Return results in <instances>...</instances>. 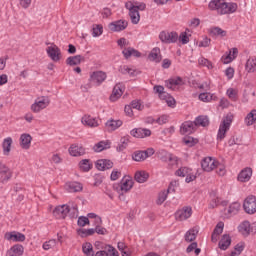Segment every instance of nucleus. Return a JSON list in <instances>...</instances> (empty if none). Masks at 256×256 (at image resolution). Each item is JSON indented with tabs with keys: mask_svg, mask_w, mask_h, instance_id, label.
<instances>
[{
	"mask_svg": "<svg viewBox=\"0 0 256 256\" xmlns=\"http://www.w3.org/2000/svg\"><path fill=\"white\" fill-rule=\"evenodd\" d=\"M83 185L79 182H68L65 184V190L69 191L70 193H77L82 191Z\"/></svg>",
	"mask_w": 256,
	"mask_h": 256,
	"instance_id": "34",
	"label": "nucleus"
},
{
	"mask_svg": "<svg viewBox=\"0 0 256 256\" xmlns=\"http://www.w3.org/2000/svg\"><path fill=\"white\" fill-rule=\"evenodd\" d=\"M195 129H197L195 122L187 121L181 125L180 133L181 135H191V133H194Z\"/></svg>",
	"mask_w": 256,
	"mask_h": 256,
	"instance_id": "22",
	"label": "nucleus"
},
{
	"mask_svg": "<svg viewBox=\"0 0 256 256\" xmlns=\"http://www.w3.org/2000/svg\"><path fill=\"white\" fill-rule=\"evenodd\" d=\"M81 124L89 129H97L101 125L99 117H93L90 114H85L81 117Z\"/></svg>",
	"mask_w": 256,
	"mask_h": 256,
	"instance_id": "8",
	"label": "nucleus"
},
{
	"mask_svg": "<svg viewBox=\"0 0 256 256\" xmlns=\"http://www.w3.org/2000/svg\"><path fill=\"white\" fill-rule=\"evenodd\" d=\"M82 59L83 56L81 55L70 56L66 59V64L70 66L80 65Z\"/></svg>",
	"mask_w": 256,
	"mask_h": 256,
	"instance_id": "48",
	"label": "nucleus"
},
{
	"mask_svg": "<svg viewBox=\"0 0 256 256\" xmlns=\"http://www.w3.org/2000/svg\"><path fill=\"white\" fill-rule=\"evenodd\" d=\"M51 105V98L48 96H39L30 106V110L32 113H41V111H45L47 107Z\"/></svg>",
	"mask_w": 256,
	"mask_h": 256,
	"instance_id": "4",
	"label": "nucleus"
},
{
	"mask_svg": "<svg viewBox=\"0 0 256 256\" xmlns=\"http://www.w3.org/2000/svg\"><path fill=\"white\" fill-rule=\"evenodd\" d=\"M105 251L107 252L108 256H119V252L113 246H106Z\"/></svg>",
	"mask_w": 256,
	"mask_h": 256,
	"instance_id": "64",
	"label": "nucleus"
},
{
	"mask_svg": "<svg viewBox=\"0 0 256 256\" xmlns=\"http://www.w3.org/2000/svg\"><path fill=\"white\" fill-rule=\"evenodd\" d=\"M88 219H92L94 226L97 227L99 225L103 224V220L99 217V215L95 214V213H89L87 215Z\"/></svg>",
	"mask_w": 256,
	"mask_h": 256,
	"instance_id": "57",
	"label": "nucleus"
},
{
	"mask_svg": "<svg viewBox=\"0 0 256 256\" xmlns=\"http://www.w3.org/2000/svg\"><path fill=\"white\" fill-rule=\"evenodd\" d=\"M103 35V25L93 24L92 26V37H101Z\"/></svg>",
	"mask_w": 256,
	"mask_h": 256,
	"instance_id": "52",
	"label": "nucleus"
},
{
	"mask_svg": "<svg viewBox=\"0 0 256 256\" xmlns=\"http://www.w3.org/2000/svg\"><path fill=\"white\" fill-rule=\"evenodd\" d=\"M11 145H13V138L7 137L2 142V149L4 155H9L11 153Z\"/></svg>",
	"mask_w": 256,
	"mask_h": 256,
	"instance_id": "45",
	"label": "nucleus"
},
{
	"mask_svg": "<svg viewBox=\"0 0 256 256\" xmlns=\"http://www.w3.org/2000/svg\"><path fill=\"white\" fill-rule=\"evenodd\" d=\"M233 119H235V115L231 112L223 117L217 134V139H219V141H223V139L226 137L227 131L231 129Z\"/></svg>",
	"mask_w": 256,
	"mask_h": 256,
	"instance_id": "3",
	"label": "nucleus"
},
{
	"mask_svg": "<svg viewBox=\"0 0 256 256\" xmlns=\"http://www.w3.org/2000/svg\"><path fill=\"white\" fill-rule=\"evenodd\" d=\"M134 179L137 183H146L147 179H149V173L139 170L135 173Z\"/></svg>",
	"mask_w": 256,
	"mask_h": 256,
	"instance_id": "46",
	"label": "nucleus"
},
{
	"mask_svg": "<svg viewBox=\"0 0 256 256\" xmlns=\"http://www.w3.org/2000/svg\"><path fill=\"white\" fill-rule=\"evenodd\" d=\"M23 253H25L23 245L15 244L6 252V256H22Z\"/></svg>",
	"mask_w": 256,
	"mask_h": 256,
	"instance_id": "29",
	"label": "nucleus"
},
{
	"mask_svg": "<svg viewBox=\"0 0 256 256\" xmlns=\"http://www.w3.org/2000/svg\"><path fill=\"white\" fill-rule=\"evenodd\" d=\"M189 37H191V34H189V32H187V31H185L180 34L178 39L182 45H187V43H189Z\"/></svg>",
	"mask_w": 256,
	"mask_h": 256,
	"instance_id": "60",
	"label": "nucleus"
},
{
	"mask_svg": "<svg viewBox=\"0 0 256 256\" xmlns=\"http://www.w3.org/2000/svg\"><path fill=\"white\" fill-rule=\"evenodd\" d=\"M130 135L137 139H145V137H151V130L147 128H136L131 130Z\"/></svg>",
	"mask_w": 256,
	"mask_h": 256,
	"instance_id": "23",
	"label": "nucleus"
},
{
	"mask_svg": "<svg viewBox=\"0 0 256 256\" xmlns=\"http://www.w3.org/2000/svg\"><path fill=\"white\" fill-rule=\"evenodd\" d=\"M198 99L202 101V103H211V101H218L219 97L215 93L201 92L198 95Z\"/></svg>",
	"mask_w": 256,
	"mask_h": 256,
	"instance_id": "25",
	"label": "nucleus"
},
{
	"mask_svg": "<svg viewBox=\"0 0 256 256\" xmlns=\"http://www.w3.org/2000/svg\"><path fill=\"white\" fill-rule=\"evenodd\" d=\"M251 177H253V170L251 168H244L238 174V181L240 183H248V181H251Z\"/></svg>",
	"mask_w": 256,
	"mask_h": 256,
	"instance_id": "26",
	"label": "nucleus"
},
{
	"mask_svg": "<svg viewBox=\"0 0 256 256\" xmlns=\"http://www.w3.org/2000/svg\"><path fill=\"white\" fill-rule=\"evenodd\" d=\"M122 54L125 59H129L130 57H141V52H138L135 48L131 47L124 48Z\"/></svg>",
	"mask_w": 256,
	"mask_h": 256,
	"instance_id": "40",
	"label": "nucleus"
},
{
	"mask_svg": "<svg viewBox=\"0 0 256 256\" xmlns=\"http://www.w3.org/2000/svg\"><path fill=\"white\" fill-rule=\"evenodd\" d=\"M217 175L220 177H223L225 173H227V170L225 169V165L217 162V166L215 167Z\"/></svg>",
	"mask_w": 256,
	"mask_h": 256,
	"instance_id": "62",
	"label": "nucleus"
},
{
	"mask_svg": "<svg viewBox=\"0 0 256 256\" xmlns=\"http://www.w3.org/2000/svg\"><path fill=\"white\" fill-rule=\"evenodd\" d=\"M161 161H164V163H168L169 169H175V167H179V163H181V160L168 152L163 151L160 156Z\"/></svg>",
	"mask_w": 256,
	"mask_h": 256,
	"instance_id": "9",
	"label": "nucleus"
},
{
	"mask_svg": "<svg viewBox=\"0 0 256 256\" xmlns=\"http://www.w3.org/2000/svg\"><path fill=\"white\" fill-rule=\"evenodd\" d=\"M183 143H185L187 147H193L199 143V140L191 136H185L183 138Z\"/></svg>",
	"mask_w": 256,
	"mask_h": 256,
	"instance_id": "55",
	"label": "nucleus"
},
{
	"mask_svg": "<svg viewBox=\"0 0 256 256\" xmlns=\"http://www.w3.org/2000/svg\"><path fill=\"white\" fill-rule=\"evenodd\" d=\"M246 73H256V58L250 57L245 64Z\"/></svg>",
	"mask_w": 256,
	"mask_h": 256,
	"instance_id": "43",
	"label": "nucleus"
},
{
	"mask_svg": "<svg viewBox=\"0 0 256 256\" xmlns=\"http://www.w3.org/2000/svg\"><path fill=\"white\" fill-rule=\"evenodd\" d=\"M245 123L248 126L255 125L256 123V110H252L250 113L247 114L245 118Z\"/></svg>",
	"mask_w": 256,
	"mask_h": 256,
	"instance_id": "51",
	"label": "nucleus"
},
{
	"mask_svg": "<svg viewBox=\"0 0 256 256\" xmlns=\"http://www.w3.org/2000/svg\"><path fill=\"white\" fill-rule=\"evenodd\" d=\"M194 123L196 127H207L209 125V118L207 116H199Z\"/></svg>",
	"mask_w": 256,
	"mask_h": 256,
	"instance_id": "50",
	"label": "nucleus"
},
{
	"mask_svg": "<svg viewBox=\"0 0 256 256\" xmlns=\"http://www.w3.org/2000/svg\"><path fill=\"white\" fill-rule=\"evenodd\" d=\"M68 151L72 157H81L82 155H85V148L79 144H72Z\"/></svg>",
	"mask_w": 256,
	"mask_h": 256,
	"instance_id": "28",
	"label": "nucleus"
},
{
	"mask_svg": "<svg viewBox=\"0 0 256 256\" xmlns=\"http://www.w3.org/2000/svg\"><path fill=\"white\" fill-rule=\"evenodd\" d=\"M77 213H79L77 203L69 202L68 204L57 206L53 210V215L56 219H65L67 215L70 217H77Z\"/></svg>",
	"mask_w": 256,
	"mask_h": 256,
	"instance_id": "1",
	"label": "nucleus"
},
{
	"mask_svg": "<svg viewBox=\"0 0 256 256\" xmlns=\"http://www.w3.org/2000/svg\"><path fill=\"white\" fill-rule=\"evenodd\" d=\"M217 162V159L213 157H205L201 162V167L203 171H206V173H211V171H215Z\"/></svg>",
	"mask_w": 256,
	"mask_h": 256,
	"instance_id": "17",
	"label": "nucleus"
},
{
	"mask_svg": "<svg viewBox=\"0 0 256 256\" xmlns=\"http://www.w3.org/2000/svg\"><path fill=\"white\" fill-rule=\"evenodd\" d=\"M95 165L98 171H105V169H111L113 167V162L107 159H100L96 161Z\"/></svg>",
	"mask_w": 256,
	"mask_h": 256,
	"instance_id": "32",
	"label": "nucleus"
},
{
	"mask_svg": "<svg viewBox=\"0 0 256 256\" xmlns=\"http://www.w3.org/2000/svg\"><path fill=\"white\" fill-rule=\"evenodd\" d=\"M120 189L123 193H127L133 189V178L124 176L120 182Z\"/></svg>",
	"mask_w": 256,
	"mask_h": 256,
	"instance_id": "24",
	"label": "nucleus"
},
{
	"mask_svg": "<svg viewBox=\"0 0 256 256\" xmlns=\"http://www.w3.org/2000/svg\"><path fill=\"white\" fill-rule=\"evenodd\" d=\"M77 233L80 237H90V235H95V229H93V228H90V229L80 228V229H78Z\"/></svg>",
	"mask_w": 256,
	"mask_h": 256,
	"instance_id": "54",
	"label": "nucleus"
},
{
	"mask_svg": "<svg viewBox=\"0 0 256 256\" xmlns=\"http://www.w3.org/2000/svg\"><path fill=\"white\" fill-rule=\"evenodd\" d=\"M33 141V137L30 134L24 133L20 136V147L22 149H30L31 142Z\"/></svg>",
	"mask_w": 256,
	"mask_h": 256,
	"instance_id": "30",
	"label": "nucleus"
},
{
	"mask_svg": "<svg viewBox=\"0 0 256 256\" xmlns=\"http://www.w3.org/2000/svg\"><path fill=\"white\" fill-rule=\"evenodd\" d=\"M119 71L123 75H135V70L129 68L127 65L120 66Z\"/></svg>",
	"mask_w": 256,
	"mask_h": 256,
	"instance_id": "61",
	"label": "nucleus"
},
{
	"mask_svg": "<svg viewBox=\"0 0 256 256\" xmlns=\"http://www.w3.org/2000/svg\"><path fill=\"white\" fill-rule=\"evenodd\" d=\"M107 149H111V142L109 140H102L93 146V151H95V153H101V151Z\"/></svg>",
	"mask_w": 256,
	"mask_h": 256,
	"instance_id": "31",
	"label": "nucleus"
},
{
	"mask_svg": "<svg viewBox=\"0 0 256 256\" xmlns=\"http://www.w3.org/2000/svg\"><path fill=\"white\" fill-rule=\"evenodd\" d=\"M4 239L6 241H13L14 243H23L26 237H25V234L21 232L12 231V232H6L4 234Z\"/></svg>",
	"mask_w": 256,
	"mask_h": 256,
	"instance_id": "18",
	"label": "nucleus"
},
{
	"mask_svg": "<svg viewBox=\"0 0 256 256\" xmlns=\"http://www.w3.org/2000/svg\"><path fill=\"white\" fill-rule=\"evenodd\" d=\"M159 39L162 41V43H177L179 40V34L175 31H162L159 34Z\"/></svg>",
	"mask_w": 256,
	"mask_h": 256,
	"instance_id": "11",
	"label": "nucleus"
},
{
	"mask_svg": "<svg viewBox=\"0 0 256 256\" xmlns=\"http://www.w3.org/2000/svg\"><path fill=\"white\" fill-rule=\"evenodd\" d=\"M131 106L133 109H136L137 111H143V109H145V106L143 105V102H141V100L132 101Z\"/></svg>",
	"mask_w": 256,
	"mask_h": 256,
	"instance_id": "63",
	"label": "nucleus"
},
{
	"mask_svg": "<svg viewBox=\"0 0 256 256\" xmlns=\"http://www.w3.org/2000/svg\"><path fill=\"white\" fill-rule=\"evenodd\" d=\"M195 253V255H199L201 253V249L197 248V242H192L186 249V253Z\"/></svg>",
	"mask_w": 256,
	"mask_h": 256,
	"instance_id": "58",
	"label": "nucleus"
},
{
	"mask_svg": "<svg viewBox=\"0 0 256 256\" xmlns=\"http://www.w3.org/2000/svg\"><path fill=\"white\" fill-rule=\"evenodd\" d=\"M126 9L129 11L130 19L134 25H137L139 21H141V16L139 15V11H137V8H135L134 2H126L125 4Z\"/></svg>",
	"mask_w": 256,
	"mask_h": 256,
	"instance_id": "14",
	"label": "nucleus"
},
{
	"mask_svg": "<svg viewBox=\"0 0 256 256\" xmlns=\"http://www.w3.org/2000/svg\"><path fill=\"white\" fill-rule=\"evenodd\" d=\"M175 175L177 177H186L185 181L187 183H192V181H195L197 179V175L195 174V171L187 167H181L175 172Z\"/></svg>",
	"mask_w": 256,
	"mask_h": 256,
	"instance_id": "10",
	"label": "nucleus"
},
{
	"mask_svg": "<svg viewBox=\"0 0 256 256\" xmlns=\"http://www.w3.org/2000/svg\"><path fill=\"white\" fill-rule=\"evenodd\" d=\"M12 177H13V170H11L9 166L4 164L3 168L0 170V183H3L4 185L5 183H9Z\"/></svg>",
	"mask_w": 256,
	"mask_h": 256,
	"instance_id": "21",
	"label": "nucleus"
},
{
	"mask_svg": "<svg viewBox=\"0 0 256 256\" xmlns=\"http://www.w3.org/2000/svg\"><path fill=\"white\" fill-rule=\"evenodd\" d=\"M224 227H225V224L223 222H219L216 225V227L212 233V236H211V241L213 243H217V241H219V235H221V233H223Z\"/></svg>",
	"mask_w": 256,
	"mask_h": 256,
	"instance_id": "33",
	"label": "nucleus"
},
{
	"mask_svg": "<svg viewBox=\"0 0 256 256\" xmlns=\"http://www.w3.org/2000/svg\"><path fill=\"white\" fill-rule=\"evenodd\" d=\"M226 96L233 103H237V101H239V89H237V88H228L226 90Z\"/></svg>",
	"mask_w": 256,
	"mask_h": 256,
	"instance_id": "36",
	"label": "nucleus"
},
{
	"mask_svg": "<svg viewBox=\"0 0 256 256\" xmlns=\"http://www.w3.org/2000/svg\"><path fill=\"white\" fill-rule=\"evenodd\" d=\"M244 211L248 215H254L256 213V197L248 196L243 203Z\"/></svg>",
	"mask_w": 256,
	"mask_h": 256,
	"instance_id": "16",
	"label": "nucleus"
},
{
	"mask_svg": "<svg viewBox=\"0 0 256 256\" xmlns=\"http://www.w3.org/2000/svg\"><path fill=\"white\" fill-rule=\"evenodd\" d=\"M46 53L48 57L53 61L54 63H59L61 59H63V54L61 53V48L58 47L55 44H51L46 48Z\"/></svg>",
	"mask_w": 256,
	"mask_h": 256,
	"instance_id": "7",
	"label": "nucleus"
},
{
	"mask_svg": "<svg viewBox=\"0 0 256 256\" xmlns=\"http://www.w3.org/2000/svg\"><path fill=\"white\" fill-rule=\"evenodd\" d=\"M152 155H155V150L153 148H148L145 151H135L132 154V159L133 161H137V162H141V161H145V159L152 157Z\"/></svg>",
	"mask_w": 256,
	"mask_h": 256,
	"instance_id": "13",
	"label": "nucleus"
},
{
	"mask_svg": "<svg viewBox=\"0 0 256 256\" xmlns=\"http://www.w3.org/2000/svg\"><path fill=\"white\" fill-rule=\"evenodd\" d=\"M78 165L80 171H83L84 173H89V171L93 169V162H91L89 159L81 160Z\"/></svg>",
	"mask_w": 256,
	"mask_h": 256,
	"instance_id": "39",
	"label": "nucleus"
},
{
	"mask_svg": "<svg viewBox=\"0 0 256 256\" xmlns=\"http://www.w3.org/2000/svg\"><path fill=\"white\" fill-rule=\"evenodd\" d=\"M82 251L84 255L93 256V244H91L90 242H85L82 245Z\"/></svg>",
	"mask_w": 256,
	"mask_h": 256,
	"instance_id": "53",
	"label": "nucleus"
},
{
	"mask_svg": "<svg viewBox=\"0 0 256 256\" xmlns=\"http://www.w3.org/2000/svg\"><path fill=\"white\" fill-rule=\"evenodd\" d=\"M238 231L242 235H249L251 233V223L249 221H244L238 226Z\"/></svg>",
	"mask_w": 256,
	"mask_h": 256,
	"instance_id": "47",
	"label": "nucleus"
},
{
	"mask_svg": "<svg viewBox=\"0 0 256 256\" xmlns=\"http://www.w3.org/2000/svg\"><path fill=\"white\" fill-rule=\"evenodd\" d=\"M185 82H183V79L181 77L171 78L168 81H166V87L168 89H171L172 91H175V89H179L181 85H184Z\"/></svg>",
	"mask_w": 256,
	"mask_h": 256,
	"instance_id": "27",
	"label": "nucleus"
},
{
	"mask_svg": "<svg viewBox=\"0 0 256 256\" xmlns=\"http://www.w3.org/2000/svg\"><path fill=\"white\" fill-rule=\"evenodd\" d=\"M44 251H51V249H57V240L50 239L42 244Z\"/></svg>",
	"mask_w": 256,
	"mask_h": 256,
	"instance_id": "49",
	"label": "nucleus"
},
{
	"mask_svg": "<svg viewBox=\"0 0 256 256\" xmlns=\"http://www.w3.org/2000/svg\"><path fill=\"white\" fill-rule=\"evenodd\" d=\"M150 61H154L155 63H159L161 61V49L153 48L148 56Z\"/></svg>",
	"mask_w": 256,
	"mask_h": 256,
	"instance_id": "44",
	"label": "nucleus"
},
{
	"mask_svg": "<svg viewBox=\"0 0 256 256\" xmlns=\"http://www.w3.org/2000/svg\"><path fill=\"white\" fill-rule=\"evenodd\" d=\"M125 92V85L118 83L114 86L112 94L110 95V101L115 103L118 99H121Z\"/></svg>",
	"mask_w": 256,
	"mask_h": 256,
	"instance_id": "20",
	"label": "nucleus"
},
{
	"mask_svg": "<svg viewBox=\"0 0 256 256\" xmlns=\"http://www.w3.org/2000/svg\"><path fill=\"white\" fill-rule=\"evenodd\" d=\"M106 80H107V73L103 71H94L90 73V78H89L90 84L87 85V89H91L92 85H96V87H99Z\"/></svg>",
	"mask_w": 256,
	"mask_h": 256,
	"instance_id": "6",
	"label": "nucleus"
},
{
	"mask_svg": "<svg viewBox=\"0 0 256 256\" xmlns=\"http://www.w3.org/2000/svg\"><path fill=\"white\" fill-rule=\"evenodd\" d=\"M226 217H231V215H237L241 211V204L239 202L232 203L226 210Z\"/></svg>",
	"mask_w": 256,
	"mask_h": 256,
	"instance_id": "41",
	"label": "nucleus"
},
{
	"mask_svg": "<svg viewBox=\"0 0 256 256\" xmlns=\"http://www.w3.org/2000/svg\"><path fill=\"white\" fill-rule=\"evenodd\" d=\"M209 34L211 37H218L219 39H223L227 37V30H223L220 27H212L209 30Z\"/></svg>",
	"mask_w": 256,
	"mask_h": 256,
	"instance_id": "35",
	"label": "nucleus"
},
{
	"mask_svg": "<svg viewBox=\"0 0 256 256\" xmlns=\"http://www.w3.org/2000/svg\"><path fill=\"white\" fill-rule=\"evenodd\" d=\"M198 234H199V228L197 227H194L188 230L185 234V241H187L188 243L195 241V239H197Z\"/></svg>",
	"mask_w": 256,
	"mask_h": 256,
	"instance_id": "42",
	"label": "nucleus"
},
{
	"mask_svg": "<svg viewBox=\"0 0 256 256\" xmlns=\"http://www.w3.org/2000/svg\"><path fill=\"white\" fill-rule=\"evenodd\" d=\"M167 195H169L168 190L161 191L158 194V198L156 200L157 205H163V203H165V201H167Z\"/></svg>",
	"mask_w": 256,
	"mask_h": 256,
	"instance_id": "56",
	"label": "nucleus"
},
{
	"mask_svg": "<svg viewBox=\"0 0 256 256\" xmlns=\"http://www.w3.org/2000/svg\"><path fill=\"white\" fill-rule=\"evenodd\" d=\"M208 7L212 11H218L220 15H227V13H235L237 11V3H227L225 0H212Z\"/></svg>",
	"mask_w": 256,
	"mask_h": 256,
	"instance_id": "2",
	"label": "nucleus"
},
{
	"mask_svg": "<svg viewBox=\"0 0 256 256\" xmlns=\"http://www.w3.org/2000/svg\"><path fill=\"white\" fill-rule=\"evenodd\" d=\"M198 63L199 65H201V67H207V69H213V63L207 60V58L202 57L198 59Z\"/></svg>",
	"mask_w": 256,
	"mask_h": 256,
	"instance_id": "59",
	"label": "nucleus"
},
{
	"mask_svg": "<svg viewBox=\"0 0 256 256\" xmlns=\"http://www.w3.org/2000/svg\"><path fill=\"white\" fill-rule=\"evenodd\" d=\"M237 55H239V49L232 48L221 57V62L224 65H229V63H233L237 59Z\"/></svg>",
	"mask_w": 256,
	"mask_h": 256,
	"instance_id": "19",
	"label": "nucleus"
},
{
	"mask_svg": "<svg viewBox=\"0 0 256 256\" xmlns=\"http://www.w3.org/2000/svg\"><path fill=\"white\" fill-rule=\"evenodd\" d=\"M219 249L222 251H227L231 245V236L224 234L219 241Z\"/></svg>",
	"mask_w": 256,
	"mask_h": 256,
	"instance_id": "37",
	"label": "nucleus"
},
{
	"mask_svg": "<svg viewBox=\"0 0 256 256\" xmlns=\"http://www.w3.org/2000/svg\"><path fill=\"white\" fill-rule=\"evenodd\" d=\"M123 125L121 120H108L105 124L107 131H117Z\"/></svg>",
	"mask_w": 256,
	"mask_h": 256,
	"instance_id": "38",
	"label": "nucleus"
},
{
	"mask_svg": "<svg viewBox=\"0 0 256 256\" xmlns=\"http://www.w3.org/2000/svg\"><path fill=\"white\" fill-rule=\"evenodd\" d=\"M191 215H193V208L184 206L183 208L177 210L174 216L176 221H187V219H190Z\"/></svg>",
	"mask_w": 256,
	"mask_h": 256,
	"instance_id": "12",
	"label": "nucleus"
},
{
	"mask_svg": "<svg viewBox=\"0 0 256 256\" xmlns=\"http://www.w3.org/2000/svg\"><path fill=\"white\" fill-rule=\"evenodd\" d=\"M129 23L127 20H116L108 24L109 31L112 33H119L121 31H125L127 29Z\"/></svg>",
	"mask_w": 256,
	"mask_h": 256,
	"instance_id": "15",
	"label": "nucleus"
},
{
	"mask_svg": "<svg viewBox=\"0 0 256 256\" xmlns=\"http://www.w3.org/2000/svg\"><path fill=\"white\" fill-rule=\"evenodd\" d=\"M154 93L158 95L159 99L165 101L168 107H175V98L165 92V88L161 85L154 86Z\"/></svg>",
	"mask_w": 256,
	"mask_h": 256,
	"instance_id": "5",
	"label": "nucleus"
}]
</instances>
